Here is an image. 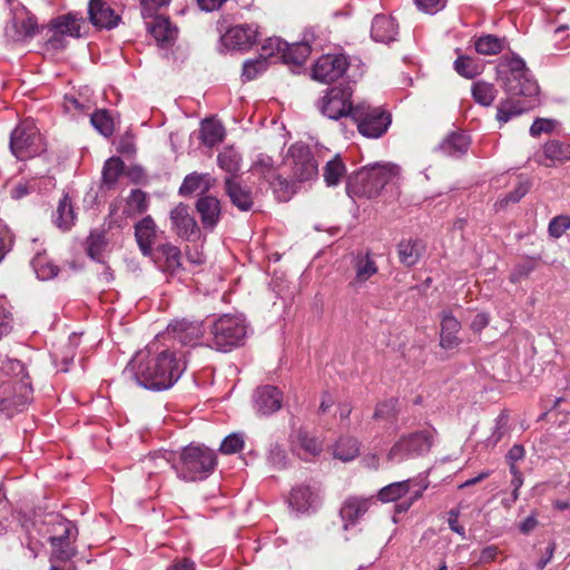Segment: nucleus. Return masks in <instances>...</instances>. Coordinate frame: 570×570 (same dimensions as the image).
<instances>
[{"label": "nucleus", "instance_id": "1", "mask_svg": "<svg viewBox=\"0 0 570 570\" xmlns=\"http://www.w3.org/2000/svg\"><path fill=\"white\" fill-rule=\"evenodd\" d=\"M183 355L175 351L164 350L151 353L149 348L137 352L125 367L126 380L135 381L139 386L160 392L171 387L186 370Z\"/></svg>", "mask_w": 570, "mask_h": 570}, {"label": "nucleus", "instance_id": "2", "mask_svg": "<svg viewBox=\"0 0 570 570\" xmlns=\"http://www.w3.org/2000/svg\"><path fill=\"white\" fill-rule=\"evenodd\" d=\"M508 98L497 107V120L508 122L512 117L532 110L539 102V86L520 57L508 60L507 70L501 71Z\"/></svg>", "mask_w": 570, "mask_h": 570}, {"label": "nucleus", "instance_id": "3", "mask_svg": "<svg viewBox=\"0 0 570 570\" xmlns=\"http://www.w3.org/2000/svg\"><path fill=\"white\" fill-rule=\"evenodd\" d=\"M150 460L169 463L177 475L185 481L206 479L215 469L217 458L213 450L203 445H188L183 449L179 460L171 451H164L150 455Z\"/></svg>", "mask_w": 570, "mask_h": 570}, {"label": "nucleus", "instance_id": "4", "mask_svg": "<svg viewBox=\"0 0 570 570\" xmlns=\"http://www.w3.org/2000/svg\"><path fill=\"white\" fill-rule=\"evenodd\" d=\"M396 175L397 167L394 165L366 166L348 176L346 191L351 197L374 198Z\"/></svg>", "mask_w": 570, "mask_h": 570}, {"label": "nucleus", "instance_id": "5", "mask_svg": "<svg viewBox=\"0 0 570 570\" xmlns=\"http://www.w3.org/2000/svg\"><path fill=\"white\" fill-rule=\"evenodd\" d=\"M351 119L362 136L376 139L387 131L392 122V115L381 107L360 102L353 108Z\"/></svg>", "mask_w": 570, "mask_h": 570}, {"label": "nucleus", "instance_id": "6", "mask_svg": "<svg viewBox=\"0 0 570 570\" xmlns=\"http://www.w3.org/2000/svg\"><path fill=\"white\" fill-rule=\"evenodd\" d=\"M210 335L209 346L219 352H228L243 343L246 335V326L236 316L223 315L210 326Z\"/></svg>", "mask_w": 570, "mask_h": 570}, {"label": "nucleus", "instance_id": "7", "mask_svg": "<svg viewBox=\"0 0 570 570\" xmlns=\"http://www.w3.org/2000/svg\"><path fill=\"white\" fill-rule=\"evenodd\" d=\"M10 150L19 160H26L45 151L39 129L31 120L21 121L10 135Z\"/></svg>", "mask_w": 570, "mask_h": 570}, {"label": "nucleus", "instance_id": "8", "mask_svg": "<svg viewBox=\"0 0 570 570\" xmlns=\"http://www.w3.org/2000/svg\"><path fill=\"white\" fill-rule=\"evenodd\" d=\"M285 165L291 167V178L298 183L313 180L318 175V164L309 146L302 142L288 148Z\"/></svg>", "mask_w": 570, "mask_h": 570}, {"label": "nucleus", "instance_id": "9", "mask_svg": "<svg viewBox=\"0 0 570 570\" xmlns=\"http://www.w3.org/2000/svg\"><path fill=\"white\" fill-rule=\"evenodd\" d=\"M353 89L347 82H340L337 86L326 90L325 96L320 101V111L330 119L352 117V110L355 105L352 104Z\"/></svg>", "mask_w": 570, "mask_h": 570}, {"label": "nucleus", "instance_id": "10", "mask_svg": "<svg viewBox=\"0 0 570 570\" xmlns=\"http://www.w3.org/2000/svg\"><path fill=\"white\" fill-rule=\"evenodd\" d=\"M83 18L78 13L69 12L59 16L50 21V23L41 27V31L46 32L47 45L55 50H61L66 47V37H80V27Z\"/></svg>", "mask_w": 570, "mask_h": 570}, {"label": "nucleus", "instance_id": "11", "mask_svg": "<svg viewBox=\"0 0 570 570\" xmlns=\"http://www.w3.org/2000/svg\"><path fill=\"white\" fill-rule=\"evenodd\" d=\"M432 445V432L429 430L417 431L402 436L389 451V461H402L412 455H421L430 450Z\"/></svg>", "mask_w": 570, "mask_h": 570}, {"label": "nucleus", "instance_id": "12", "mask_svg": "<svg viewBox=\"0 0 570 570\" xmlns=\"http://www.w3.org/2000/svg\"><path fill=\"white\" fill-rule=\"evenodd\" d=\"M171 230L181 239L196 242L202 237V228L188 205L179 203L169 214Z\"/></svg>", "mask_w": 570, "mask_h": 570}, {"label": "nucleus", "instance_id": "13", "mask_svg": "<svg viewBox=\"0 0 570 570\" xmlns=\"http://www.w3.org/2000/svg\"><path fill=\"white\" fill-rule=\"evenodd\" d=\"M32 392L31 382L28 379H21L14 384L10 381L0 380V409L9 410L24 406L30 402Z\"/></svg>", "mask_w": 570, "mask_h": 570}, {"label": "nucleus", "instance_id": "14", "mask_svg": "<svg viewBox=\"0 0 570 570\" xmlns=\"http://www.w3.org/2000/svg\"><path fill=\"white\" fill-rule=\"evenodd\" d=\"M347 66V59L343 55L322 56L313 66L312 78L325 83L336 81L346 71Z\"/></svg>", "mask_w": 570, "mask_h": 570}, {"label": "nucleus", "instance_id": "15", "mask_svg": "<svg viewBox=\"0 0 570 570\" xmlns=\"http://www.w3.org/2000/svg\"><path fill=\"white\" fill-rule=\"evenodd\" d=\"M195 209L200 218L202 229L212 233L222 218L220 200L213 195L199 196L195 203Z\"/></svg>", "mask_w": 570, "mask_h": 570}, {"label": "nucleus", "instance_id": "16", "mask_svg": "<svg viewBox=\"0 0 570 570\" xmlns=\"http://www.w3.org/2000/svg\"><path fill=\"white\" fill-rule=\"evenodd\" d=\"M204 333L203 323L197 321H188L186 318L177 320L167 327V334L181 345L196 346Z\"/></svg>", "mask_w": 570, "mask_h": 570}, {"label": "nucleus", "instance_id": "17", "mask_svg": "<svg viewBox=\"0 0 570 570\" xmlns=\"http://www.w3.org/2000/svg\"><path fill=\"white\" fill-rule=\"evenodd\" d=\"M88 19L92 26L107 30L116 28L121 21V17L105 0L89 1Z\"/></svg>", "mask_w": 570, "mask_h": 570}, {"label": "nucleus", "instance_id": "18", "mask_svg": "<svg viewBox=\"0 0 570 570\" xmlns=\"http://www.w3.org/2000/svg\"><path fill=\"white\" fill-rule=\"evenodd\" d=\"M254 407L261 415H271L282 407L283 393L273 385L257 387L253 394Z\"/></svg>", "mask_w": 570, "mask_h": 570}, {"label": "nucleus", "instance_id": "19", "mask_svg": "<svg viewBox=\"0 0 570 570\" xmlns=\"http://www.w3.org/2000/svg\"><path fill=\"white\" fill-rule=\"evenodd\" d=\"M257 36V27L246 23L229 28L222 39L226 47L246 50L256 43Z\"/></svg>", "mask_w": 570, "mask_h": 570}, {"label": "nucleus", "instance_id": "20", "mask_svg": "<svg viewBox=\"0 0 570 570\" xmlns=\"http://www.w3.org/2000/svg\"><path fill=\"white\" fill-rule=\"evenodd\" d=\"M158 227L151 216H145L135 224V239L144 256H154Z\"/></svg>", "mask_w": 570, "mask_h": 570}, {"label": "nucleus", "instance_id": "21", "mask_svg": "<svg viewBox=\"0 0 570 570\" xmlns=\"http://www.w3.org/2000/svg\"><path fill=\"white\" fill-rule=\"evenodd\" d=\"M224 190L230 203L242 212H248L254 205L253 190L234 177H226Z\"/></svg>", "mask_w": 570, "mask_h": 570}, {"label": "nucleus", "instance_id": "22", "mask_svg": "<svg viewBox=\"0 0 570 570\" xmlns=\"http://www.w3.org/2000/svg\"><path fill=\"white\" fill-rule=\"evenodd\" d=\"M371 503V499L347 498L340 509V517L344 522L343 529L347 530L350 525L355 524L367 512Z\"/></svg>", "mask_w": 570, "mask_h": 570}, {"label": "nucleus", "instance_id": "23", "mask_svg": "<svg viewBox=\"0 0 570 570\" xmlns=\"http://www.w3.org/2000/svg\"><path fill=\"white\" fill-rule=\"evenodd\" d=\"M148 30L163 48L171 47L178 35L177 27L173 26L169 19L163 16L155 17L154 21L148 26Z\"/></svg>", "mask_w": 570, "mask_h": 570}, {"label": "nucleus", "instance_id": "24", "mask_svg": "<svg viewBox=\"0 0 570 570\" xmlns=\"http://www.w3.org/2000/svg\"><path fill=\"white\" fill-rule=\"evenodd\" d=\"M215 179L209 174L191 173L187 175L179 187L180 196H190L199 194V196L208 195L207 193L214 187Z\"/></svg>", "mask_w": 570, "mask_h": 570}, {"label": "nucleus", "instance_id": "25", "mask_svg": "<svg viewBox=\"0 0 570 570\" xmlns=\"http://www.w3.org/2000/svg\"><path fill=\"white\" fill-rule=\"evenodd\" d=\"M471 144L470 137L462 131H452L436 147V149L450 157H461L466 154Z\"/></svg>", "mask_w": 570, "mask_h": 570}, {"label": "nucleus", "instance_id": "26", "mask_svg": "<svg viewBox=\"0 0 570 570\" xmlns=\"http://www.w3.org/2000/svg\"><path fill=\"white\" fill-rule=\"evenodd\" d=\"M38 32L42 31L35 17H27L21 20L13 19L6 28V36L12 41H22L24 39L32 38Z\"/></svg>", "mask_w": 570, "mask_h": 570}, {"label": "nucleus", "instance_id": "27", "mask_svg": "<svg viewBox=\"0 0 570 570\" xmlns=\"http://www.w3.org/2000/svg\"><path fill=\"white\" fill-rule=\"evenodd\" d=\"M441 318L440 345L443 348H453L460 344L456 334L461 324L449 311H442Z\"/></svg>", "mask_w": 570, "mask_h": 570}, {"label": "nucleus", "instance_id": "28", "mask_svg": "<svg viewBox=\"0 0 570 570\" xmlns=\"http://www.w3.org/2000/svg\"><path fill=\"white\" fill-rule=\"evenodd\" d=\"M397 26L392 17L376 14L372 21L371 37L374 41L387 43L395 40Z\"/></svg>", "mask_w": 570, "mask_h": 570}, {"label": "nucleus", "instance_id": "29", "mask_svg": "<svg viewBox=\"0 0 570 570\" xmlns=\"http://www.w3.org/2000/svg\"><path fill=\"white\" fill-rule=\"evenodd\" d=\"M424 249L420 239H403L397 244L399 261L402 265L412 267L420 261Z\"/></svg>", "mask_w": 570, "mask_h": 570}, {"label": "nucleus", "instance_id": "30", "mask_svg": "<svg viewBox=\"0 0 570 570\" xmlns=\"http://www.w3.org/2000/svg\"><path fill=\"white\" fill-rule=\"evenodd\" d=\"M154 255H158V258L164 259L161 268L166 273L175 274L181 267V252L170 243L158 245L154 250Z\"/></svg>", "mask_w": 570, "mask_h": 570}, {"label": "nucleus", "instance_id": "31", "mask_svg": "<svg viewBox=\"0 0 570 570\" xmlns=\"http://www.w3.org/2000/svg\"><path fill=\"white\" fill-rule=\"evenodd\" d=\"M52 220L62 230H69L75 225L76 213L67 194L59 200L57 209L52 215Z\"/></svg>", "mask_w": 570, "mask_h": 570}, {"label": "nucleus", "instance_id": "32", "mask_svg": "<svg viewBox=\"0 0 570 570\" xmlns=\"http://www.w3.org/2000/svg\"><path fill=\"white\" fill-rule=\"evenodd\" d=\"M316 493L309 485H299L292 490L289 505L297 512L307 511L315 502Z\"/></svg>", "mask_w": 570, "mask_h": 570}, {"label": "nucleus", "instance_id": "33", "mask_svg": "<svg viewBox=\"0 0 570 570\" xmlns=\"http://www.w3.org/2000/svg\"><path fill=\"white\" fill-rule=\"evenodd\" d=\"M107 244L106 230L94 229L86 238V253L91 259L98 263H104L102 253L107 247Z\"/></svg>", "mask_w": 570, "mask_h": 570}, {"label": "nucleus", "instance_id": "34", "mask_svg": "<svg viewBox=\"0 0 570 570\" xmlns=\"http://www.w3.org/2000/svg\"><path fill=\"white\" fill-rule=\"evenodd\" d=\"M311 55V46L307 42H295L283 50L281 59L289 65L302 66Z\"/></svg>", "mask_w": 570, "mask_h": 570}, {"label": "nucleus", "instance_id": "35", "mask_svg": "<svg viewBox=\"0 0 570 570\" xmlns=\"http://www.w3.org/2000/svg\"><path fill=\"white\" fill-rule=\"evenodd\" d=\"M505 38L495 35H483L475 39L474 48L480 55L492 56L500 53L505 47Z\"/></svg>", "mask_w": 570, "mask_h": 570}, {"label": "nucleus", "instance_id": "36", "mask_svg": "<svg viewBox=\"0 0 570 570\" xmlns=\"http://www.w3.org/2000/svg\"><path fill=\"white\" fill-rule=\"evenodd\" d=\"M1 375L9 376L10 379L8 381L13 384L21 379H28L31 382L28 373H26L23 363L17 358L2 357L0 355V376Z\"/></svg>", "mask_w": 570, "mask_h": 570}, {"label": "nucleus", "instance_id": "37", "mask_svg": "<svg viewBox=\"0 0 570 570\" xmlns=\"http://www.w3.org/2000/svg\"><path fill=\"white\" fill-rule=\"evenodd\" d=\"M360 453L358 441L351 436H343L336 442L334 448V458L348 462L354 460Z\"/></svg>", "mask_w": 570, "mask_h": 570}, {"label": "nucleus", "instance_id": "38", "mask_svg": "<svg viewBox=\"0 0 570 570\" xmlns=\"http://www.w3.org/2000/svg\"><path fill=\"white\" fill-rule=\"evenodd\" d=\"M224 127L214 120L206 119L202 122L200 139L204 145L213 147L224 138Z\"/></svg>", "mask_w": 570, "mask_h": 570}, {"label": "nucleus", "instance_id": "39", "mask_svg": "<svg viewBox=\"0 0 570 570\" xmlns=\"http://www.w3.org/2000/svg\"><path fill=\"white\" fill-rule=\"evenodd\" d=\"M345 173L346 167L340 155H336L324 166L323 177L328 187H334L340 184L341 178L345 175Z\"/></svg>", "mask_w": 570, "mask_h": 570}, {"label": "nucleus", "instance_id": "40", "mask_svg": "<svg viewBox=\"0 0 570 570\" xmlns=\"http://www.w3.org/2000/svg\"><path fill=\"white\" fill-rule=\"evenodd\" d=\"M497 88L490 82L480 80L472 85V97L478 104L482 106H491L497 97Z\"/></svg>", "mask_w": 570, "mask_h": 570}, {"label": "nucleus", "instance_id": "41", "mask_svg": "<svg viewBox=\"0 0 570 570\" xmlns=\"http://www.w3.org/2000/svg\"><path fill=\"white\" fill-rule=\"evenodd\" d=\"M355 271L356 276L354 282H352V285L367 281L371 276L377 273V266L371 255L366 253L364 256H357Z\"/></svg>", "mask_w": 570, "mask_h": 570}, {"label": "nucleus", "instance_id": "42", "mask_svg": "<svg viewBox=\"0 0 570 570\" xmlns=\"http://www.w3.org/2000/svg\"><path fill=\"white\" fill-rule=\"evenodd\" d=\"M543 155L552 163H563L570 159V145L559 140L548 141L543 147Z\"/></svg>", "mask_w": 570, "mask_h": 570}, {"label": "nucleus", "instance_id": "43", "mask_svg": "<svg viewBox=\"0 0 570 570\" xmlns=\"http://www.w3.org/2000/svg\"><path fill=\"white\" fill-rule=\"evenodd\" d=\"M31 265L40 279H50L57 276L59 268L49 262L43 253H37L31 261Z\"/></svg>", "mask_w": 570, "mask_h": 570}, {"label": "nucleus", "instance_id": "44", "mask_svg": "<svg viewBox=\"0 0 570 570\" xmlns=\"http://www.w3.org/2000/svg\"><path fill=\"white\" fill-rule=\"evenodd\" d=\"M61 540L60 538H49L52 547L51 563L68 562L76 556V549L70 543H61Z\"/></svg>", "mask_w": 570, "mask_h": 570}, {"label": "nucleus", "instance_id": "45", "mask_svg": "<svg viewBox=\"0 0 570 570\" xmlns=\"http://www.w3.org/2000/svg\"><path fill=\"white\" fill-rule=\"evenodd\" d=\"M295 438V442L306 454L316 456L322 452V442L317 438L309 435L306 430L298 429Z\"/></svg>", "mask_w": 570, "mask_h": 570}, {"label": "nucleus", "instance_id": "46", "mask_svg": "<svg viewBox=\"0 0 570 570\" xmlns=\"http://www.w3.org/2000/svg\"><path fill=\"white\" fill-rule=\"evenodd\" d=\"M410 490V480L391 483L379 491L382 502H393L405 495Z\"/></svg>", "mask_w": 570, "mask_h": 570}, {"label": "nucleus", "instance_id": "47", "mask_svg": "<svg viewBox=\"0 0 570 570\" xmlns=\"http://www.w3.org/2000/svg\"><path fill=\"white\" fill-rule=\"evenodd\" d=\"M267 59L259 55L255 59L246 60L243 63V72H242V79L243 81H252L255 78H257L259 75H262L267 69Z\"/></svg>", "mask_w": 570, "mask_h": 570}, {"label": "nucleus", "instance_id": "48", "mask_svg": "<svg viewBox=\"0 0 570 570\" xmlns=\"http://www.w3.org/2000/svg\"><path fill=\"white\" fill-rule=\"evenodd\" d=\"M296 183L294 179L287 180L281 175H276L271 181V185L274 189L276 197L281 202H287L292 198V196L296 193Z\"/></svg>", "mask_w": 570, "mask_h": 570}, {"label": "nucleus", "instance_id": "49", "mask_svg": "<svg viewBox=\"0 0 570 570\" xmlns=\"http://www.w3.org/2000/svg\"><path fill=\"white\" fill-rule=\"evenodd\" d=\"M91 125L105 137H110L114 134V120L106 109L95 111L90 118Z\"/></svg>", "mask_w": 570, "mask_h": 570}, {"label": "nucleus", "instance_id": "50", "mask_svg": "<svg viewBox=\"0 0 570 570\" xmlns=\"http://www.w3.org/2000/svg\"><path fill=\"white\" fill-rule=\"evenodd\" d=\"M217 163L223 170L232 175L238 173L240 169V156L233 148H226L219 153Z\"/></svg>", "mask_w": 570, "mask_h": 570}, {"label": "nucleus", "instance_id": "51", "mask_svg": "<svg viewBox=\"0 0 570 570\" xmlns=\"http://www.w3.org/2000/svg\"><path fill=\"white\" fill-rule=\"evenodd\" d=\"M124 170V161L119 157L109 158L102 168V181L108 186H112Z\"/></svg>", "mask_w": 570, "mask_h": 570}, {"label": "nucleus", "instance_id": "52", "mask_svg": "<svg viewBox=\"0 0 570 570\" xmlns=\"http://www.w3.org/2000/svg\"><path fill=\"white\" fill-rule=\"evenodd\" d=\"M455 71L466 78L472 79L479 75L478 65L470 57L461 56L454 61Z\"/></svg>", "mask_w": 570, "mask_h": 570}, {"label": "nucleus", "instance_id": "53", "mask_svg": "<svg viewBox=\"0 0 570 570\" xmlns=\"http://www.w3.org/2000/svg\"><path fill=\"white\" fill-rule=\"evenodd\" d=\"M530 189V184L528 181H521L519 183L515 188L508 193L503 198H501L497 206H499L501 209L505 208L510 203L515 204L518 203L522 197H524Z\"/></svg>", "mask_w": 570, "mask_h": 570}, {"label": "nucleus", "instance_id": "54", "mask_svg": "<svg viewBox=\"0 0 570 570\" xmlns=\"http://www.w3.org/2000/svg\"><path fill=\"white\" fill-rule=\"evenodd\" d=\"M244 446V436L240 433H232L220 443L219 451L223 454H234L239 452Z\"/></svg>", "mask_w": 570, "mask_h": 570}, {"label": "nucleus", "instance_id": "55", "mask_svg": "<svg viewBox=\"0 0 570 570\" xmlns=\"http://www.w3.org/2000/svg\"><path fill=\"white\" fill-rule=\"evenodd\" d=\"M127 203L137 214L145 213L149 206L147 193L138 188L131 190Z\"/></svg>", "mask_w": 570, "mask_h": 570}, {"label": "nucleus", "instance_id": "56", "mask_svg": "<svg viewBox=\"0 0 570 570\" xmlns=\"http://www.w3.org/2000/svg\"><path fill=\"white\" fill-rule=\"evenodd\" d=\"M537 265L533 259H527L515 265L510 274V281L512 283H519L521 279L527 278L534 269Z\"/></svg>", "mask_w": 570, "mask_h": 570}, {"label": "nucleus", "instance_id": "57", "mask_svg": "<svg viewBox=\"0 0 570 570\" xmlns=\"http://www.w3.org/2000/svg\"><path fill=\"white\" fill-rule=\"evenodd\" d=\"M287 49V42L279 38H269L262 47V53L266 59L267 57L278 56L281 58L283 50Z\"/></svg>", "mask_w": 570, "mask_h": 570}, {"label": "nucleus", "instance_id": "58", "mask_svg": "<svg viewBox=\"0 0 570 570\" xmlns=\"http://www.w3.org/2000/svg\"><path fill=\"white\" fill-rule=\"evenodd\" d=\"M570 228V217L567 215H559L553 217L549 223V234L554 238H559L567 229Z\"/></svg>", "mask_w": 570, "mask_h": 570}, {"label": "nucleus", "instance_id": "59", "mask_svg": "<svg viewBox=\"0 0 570 570\" xmlns=\"http://www.w3.org/2000/svg\"><path fill=\"white\" fill-rule=\"evenodd\" d=\"M396 399H390L387 401L379 403L374 411L373 419L379 421L393 417L396 412Z\"/></svg>", "mask_w": 570, "mask_h": 570}, {"label": "nucleus", "instance_id": "60", "mask_svg": "<svg viewBox=\"0 0 570 570\" xmlns=\"http://www.w3.org/2000/svg\"><path fill=\"white\" fill-rule=\"evenodd\" d=\"M268 462L276 469H284L287 462V455L284 448L279 444L271 446L267 456Z\"/></svg>", "mask_w": 570, "mask_h": 570}, {"label": "nucleus", "instance_id": "61", "mask_svg": "<svg viewBox=\"0 0 570 570\" xmlns=\"http://www.w3.org/2000/svg\"><path fill=\"white\" fill-rule=\"evenodd\" d=\"M170 3V0H140L141 14L144 18H151L161 8Z\"/></svg>", "mask_w": 570, "mask_h": 570}, {"label": "nucleus", "instance_id": "62", "mask_svg": "<svg viewBox=\"0 0 570 570\" xmlns=\"http://www.w3.org/2000/svg\"><path fill=\"white\" fill-rule=\"evenodd\" d=\"M556 121L546 118H538L530 127V135L533 137L540 136L542 132H551L554 129Z\"/></svg>", "mask_w": 570, "mask_h": 570}, {"label": "nucleus", "instance_id": "63", "mask_svg": "<svg viewBox=\"0 0 570 570\" xmlns=\"http://www.w3.org/2000/svg\"><path fill=\"white\" fill-rule=\"evenodd\" d=\"M253 169L262 175L269 174L274 170V160L266 154H259L253 165Z\"/></svg>", "mask_w": 570, "mask_h": 570}, {"label": "nucleus", "instance_id": "64", "mask_svg": "<svg viewBox=\"0 0 570 570\" xmlns=\"http://www.w3.org/2000/svg\"><path fill=\"white\" fill-rule=\"evenodd\" d=\"M417 8L428 13H435L444 8L446 0H415Z\"/></svg>", "mask_w": 570, "mask_h": 570}]
</instances>
